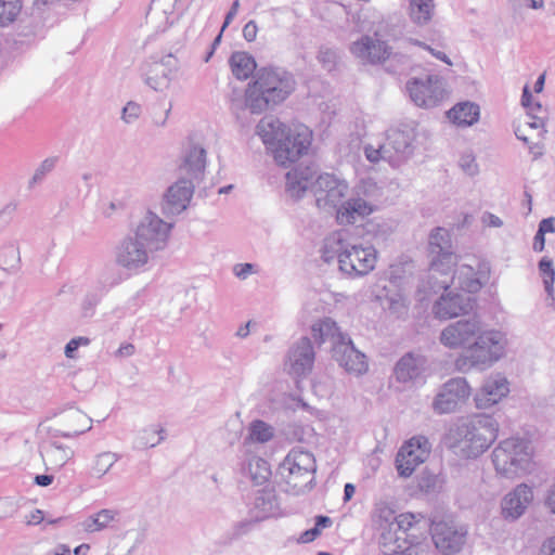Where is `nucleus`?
<instances>
[{
  "instance_id": "obj_40",
  "label": "nucleus",
  "mask_w": 555,
  "mask_h": 555,
  "mask_svg": "<svg viewBox=\"0 0 555 555\" xmlns=\"http://www.w3.org/2000/svg\"><path fill=\"white\" fill-rule=\"evenodd\" d=\"M410 1V17L413 23L423 26L430 22L434 15L433 0H409Z\"/></svg>"
},
{
  "instance_id": "obj_52",
  "label": "nucleus",
  "mask_w": 555,
  "mask_h": 555,
  "mask_svg": "<svg viewBox=\"0 0 555 555\" xmlns=\"http://www.w3.org/2000/svg\"><path fill=\"white\" fill-rule=\"evenodd\" d=\"M90 339L88 337H85V336H78V337H74L72 338L65 346V349H64V353L66 356V358L68 359H75L76 358V351L78 350L79 347L83 346H89L90 345Z\"/></svg>"
},
{
  "instance_id": "obj_56",
  "label": "nucleus",
  "mask_w": 555,
  "mask_h": 555,
  "mask_svg": "<svg viewBox=\"0 0 555 555\" xmlns=\"http://www.w3.org/2000/svg\"><path fill=\"white\" fill-rule=\"evenodd\" d=\"M16 512V505L13 500L8 498L0 499V520L12 517Z\"/></svg>"
},
{
  "instance_id": "obj_24",
  "label": "nucleus",
  "mask_w": 555,
  "mask_h": 555,
  "mask_svg": "<svg viewBox=\"0 0 555 555\" xmlns=\"http://www.w3.org/2000/svg\"><path fill=\"white\" fill-rule=\"evenodd\" d=\"M473 309L470 296L459 293H446L434 305V313L439 319H451Z\"/></svg>"
},
{
  "instance_id": "obj_36",
  "label": "nucleus",
  "mask_w": 555,
  "mask_h": 555,
  "mask_svg": "<svg viewBox=\"0 0 555 555\" xmlns=\"http://www.w3.org/2000/svg\"><path fill=\"white\" fill-rule=\"evenodd\" d=\"M120 513L114 508H103L88 516L82 522V529L88 533L102 531L118 521Z\"/></svg>"
},
{
  "instance_id": "obj_3",
  "label": "nucleus",
  "mask_w": 555,
  "mask_h": 555,
  "mask_svg": "<svg viewBox=\"0 0 555 555\" xmlns=\"http://www.w3.org/2000/svg\"><path fill=\"white\" fill-rule=\"evenodd\" d=\"M295 90L291 73L280 67L260 68L245 90L244 104L251 114H262L285 101Z\"/></svg>"
},
{
  "instance_id": "obj_18",
  "label": "nucleus",
  "mask_w": 555,
  "mask_h": 555,
  "mask_svg": "<svg viewBox=\"0 0 555 555\" xmlns=\"http://www.w3.org/2000/svg\"><path fill=\"white\" fill-rule=\"evenodd\" d=\"M155 257V253L129 234L118 245L116 262L127 270H139Z\"/></svg>"
},
{
  "instance_id": "obj_34",
  "label": "nucleus",
  "mask_w": 555,
  "mask_h": 555,
  "mask_svg": "<svg viewBox=\"0 0 555 555\" xmlns=\"http://www.w3.org/2000/svg\"><path fill=\"white\" fill-rule=\"evenodd\" d=\"M175 60L169 55L164 62L154 64L151 75L147 77V85L156 91L166 90L171 81L175 68L172 67Z\"/></svg>"
},
{
  "instance_id": "obj_64",
  "label": "nucleus",
  "mask_w": 555,
  "mask_h": 555,
  "mask_svg": "<svg viewBox=\"0 0 555 555\" xmlns=\"http://www.w3.org/2000/svg\"><path fill=\"white\" fill-rule=\"evenodd\" d=\"M321 534V530L318 527H313L302 532L298 539L301 543H309L315 540Z\"/></svg>"
},
{
  "instance_id": "obj_58",
  "label": "nucleus",
  "mask_w": 555,
  "mask_h": 555,
  "mask_svg": "<svg viewBox=\"0 0 555 555\" xmlns=\"http://www.w3.org/2000/svg\"><path fill=\"white\" fill-rule=\"evenodd\" d=\"M255 271V266L253 263H236L233 267V273L236 278L241 280L247 279L250 274H253Z\"/></svg>"
},
{
  "instance_id": "obj_44",
  "label": "nucleus",
  "mask_w": 555,
  "mask_h": 555,
  "mask_svg": "<svg viewBox=\"0 0 555 555\" xmlns=\"http://www.w3.org/2000/svg\"><path fill=\"white\" fill-rule=\"evenodd\" d=\"M386 309L397 317H402L408 312L409 300L400 292L388 294L384 300Z\"/></svg>"
},
{
  "instance_id": "obj_33",
  "label": "nucleus",
  "mask_w": 555,
  "mask_h": 555,
  "mask_svg": "<svg viewBox=\"0 0 555 555\" xmlns=\"http://www.w3.org/2000/svg\"><path fill=\"white\" fill-rule=\"evenodd\" d=\"M480 108L473 102H461L448 112V118L459 127H468L478 121Z\"/></svg>"
},
{
  "instance_id": "obj_16",
  "label": "nucleus",
  "mask_w": 555,
  "mask_h": 555,
  "mask_svg": "<svg viewBox=\"0 0 555 555\" xmlns=\"http://www.w3.org/2000/svg\"><path fill=\"white\" fill-rule=\"evenodd\" d=\"M415 133L411 128H396L388 131L384 142L386 162L392 167H399L405 163L414 152L413 142Z\"/></svg>"
},
{
  "instance_id": "obj_12",
  "label": "nucleus",
  "mask_w": 555,
  "mask_h": 555,
  "mask_svg": "<svg viewBox=\"0 0 555 555\" xmlns=\"http://www.w3.org/2000/svg\"><path fill=\"white\" fill-rule=\"evenodd\" d=\"M311 131L305 126H298L272 150L275 162L287 167L306 154L311 144Z\"/></svg>"
},
{
  "instance_id": "obj_54",
  "label": "nucleus",
  "mask_w": 555,
  "mask_h": 555,
  "mask_svg": "<svg viewBox=\"0 0 555 555\" xmlns=\"http://www.w3.org/2000/svg\"><path fill=\"white\" fill-rule=\"evenodd\" d=\"M542 502L545 509L555 515V481L545 489Z\"/></svg>"
},
{
  "instance_id": "obj_61",
  "label": "nucleus",
  "mask_w": 555,
  "mask_h": 555,
  "mask_svg": "<svg viewBox=\"0 0 555 555\" xmlns=\"http://www.w3.org/2000/svg\"><path fill=\"white\" fill-rule=\"evenodd\" d=\"M258 33V27L255 21H249L243 28V37L248 42H251L256 39Z\"/></svg>"
},
{
  "instance_id": "obj_28",
  "label": "nucleus",
  "mask_w": 555,
  "mask_h": 555,
  "mask_svg": "<svg viewBox=\"0 0 555 555\" xmlns=\"http://www.w3.org/2000/svg\"><path fill=\"white\" fill-rule=\"evenodd\" d=\"M374 214L365 203L358 201L351 194L343 201L338 209L335 211V218L340 225H352L360 220Z\"/></svg>"
},
{
  "instance_id": "obj_53",
  "label": "nucleus",
  "mask_w": 555,
  "mask_h": 555,
  "mask_svg": "<svg viewBox=\"0 0 555 555\" xmlns=\"http://www.w3.org/2000/svg\"><path fill=\"white\" fill-rule=\"evenodd\" d=\"M364 155L370 163H378L379 160L386 162V155L384 154V143L377 147L369 144L364 146Z\"/></svg>"
},
{
  "instance_id": "obj_48",
  "label": "nucleus",
  "mask_w": 555,
  "mask_h": 555,
  "mask_svg": "<svg viewBox=\"0 0 555 555\" xmlns=\"http://www.w3.org/2000/svg\"><path fill=\"white\" fill-rule=\"evenodd\" d=\"M163 431L164 429L158 426H150L147 428H144L138 437L139 446L141 448L156 447L164 439L163 436L156 437V435H160Z\"/></svg>"
},
{
  "instance_id": "obj_35",
  "label": "nucleus",
  "mask_w": 555,
  "mask_h": 555,
  "mask_svg": "<svg viewBox=\"0 0 555 555\" xmlns=\"http://www.w3.org/2000/svg\"><path fill=\"white\" fill-rule=\"evenodd\" d=\"M40 453L49 469L63 467L74 455V451L69 447L56 442L49 443Z\"/></svg>"
},
{
  "instance_id": "obj_32",
  "label": "nucleus",
  "mask_w": 555,
  "mask_h": 555,
  "mask_svg": "<svg viewBox=\"0 0 555 555\" xmlns=\"http://www.w3.org/2000/svg\"><path fill=\"white\" fill-rule=\"evenodd\" d=\"M312 335L319 344L330 340L332 347H335L348 334L343 333L334 320L324 318L312 325Z\"/></svg>"
},
{
  "instance_id": "obj_17",
  "label": "nucleus",
  "mask_w": 555,
  "mask_h": 555,
  "mask_svg": "<svg viewBox=\"0 0 555 555\" xmlns=\"http://www.w3.org/2000/svg\"><path fill=\"white\" fill-rule=\"evenodd\" d=\"M429 450V441L424 436L413 437L405 442L396 456V467L399 476L410 477L416 467L425 462Z\"/></svg>"
},
{
  "instance_id": "obj_13",
  "label": "nucleus",
  "mask_w": 555,
  "mask_h": 555,
  "mask_svg": "<svg viewBox=\"0 0 555 555\" xmlns=\"http://www.w3.org/2000/svg\"><path fill=\"white\" fill-rule=\"evenodd\" d=\"M91 423L81 410L68 408L48 420L44 427L52 437H73L91 429Z\"/></svg>"
},
{
  "instance_id": "obj_30",
  "label": "nucleus",
  "mask_w": 555,
  "mask_h": 555,
  "mask_svg": "<svg viewBox=\"0 0 555 555\" xmlns=\"http://www.w3.org/2000/svg\"><path fill=\"white\" fill-rule=\"evenodd\" d=\"M315 171L310 167H297L286 173V191L295 198H300L315 180Z\"/></svg>"
},
{
  "instance_id": "obj_1",
  "label": "nucleus",
  "mask_w": 555,
  "mask_h": 555,
  "mask_svg": "<svg viewBox=\"0 0 555 555\" xmlns=\"http://www.w3.org/2000/svg\"><path fill=\"white\" fill-rule=\"evenodd\" d=\"M439 339L450 349L464 347L454 361L455 370L461 373L490 367L504 354L507 343L502 332L482 330V324L477 317L461 319L449 324L441 331Z\"/></svg>"
},
{
  "instance_id": "obj_57",
  "label": "nucleus",
  "mask_w": 555,
  "mask_h": 555,
  "mask_svg": "<svg viewBox=\"0 0 555 555\" xmlns=\"http://www.w3.org/2000/svg\"><path fill=\"white\" fill-rule=\"evenodd\" d=\"M409 41L412 43V44H415V46H418V47H422L423 49L429 51L436 59L444 62L446 64L448 65H452V62L451 60L449 59V56L442 52V51H438V50H435L433 49L431 47L427 46L426 43L422 42V41H418L417 39H409Z\"/></svg>"
},
{
  "instance_id": "obj_11",
  "label": "nucleus",
  "mask_w": 555,
  "mask_h": 555,
  "mask_svg": "<svg viewBox=\"0 0 555 555\" xmlns=\"http://www.w3.org/2000/svg\"><path fill=\"white\" fill-rule=\"evenodd\" d=\"M429 251L431 255L429 279H437L436 273L449 274L456 264V255L452 251L449 232L436 228L429 235Z\"/></svg>"
},
{
  "instance_id": "obj_29",
  "label": "nucleus",
  "mask_w": 555,
  "mask_h": 555,
  "mask_svg": "<svg viewBox=\"0 0 555 555\" xmlns=\"http://www.w3.org/2000/svg\"><path fill=\"white\" fill-rule=\"evenodd\" d=\"M293 129L287 128L274 116H264L257 125L256 132L272 151Z\"/></svg>"
},
{
  "instance_id": "obj_55",
  "label": "nucleus",
  "mask_w": 555,
  "mask_h": 555,
  "mask_svg": "<svg viewBox=\"0 0 555 555\" xmlns=\"http://www.w3.org/2000/svg\"><path fill=\"white\" fill-rule=\"evenodd\" d=\"M141 114V106L134 102H128L122 109V119L130 124L134 121Z\"/></svg>"
},
{
  "instance_id": "obj_60",
  "label": "nucleus",
  "mask_w": 555,
  "mask_h": 555,
  "mask_svg": "<svg viewBox=\"0 0 555 555\" xmlns=\"http://www.w3.org/2000/svg\"><path fill=\"white\" fill-rule=\"evenodd\" d=\"M135 347L133 344L124 343L120 347L115 351L114 356L117 359L130 358L134 354Z\"/></svg>"
},
{
  "instance_id": "obj_62",
  "label": "nucleus",
  "mask_w": 555,
  "mask_h": 555,
  "mask_svg": "<svg viewBox=\"0 0 555 555\" xmlns=\"http://www.w3.org/2000/svg\"><path fill=\"white\" fill-rule=\"evenodd\" d=\"M44 520V515L41 509H35L29 515L25 516V524L27 526L39 525Z\"/></svg>"
},
{
  "instance_id": "obj_47",
  "label": "nucleus",
  "mask_w": 555,
  "mask_h": 555,
  "mask_svg": "<svg viewBox=\"0 0 555 555\" xmlns=\"http://www.w3.org/2000/svg\"><path fill=\"white\" fill-rule=\"evenodd\" d=\"M21 257L18 247L14 244H9L0 249V262L7 271H15L18 267Z\"/></svg>"
},
{
  "instance_id": "obj_14",
  "label": "nucleus",
  "mask_w": 555,
  "mask_h": 555,
  "mask_svg": "<svg viewBox=\"0 0 555 555\" xmlns=\"http://www.w3.org/2000/svg\"><path fill=\"white\" fill-rule=\"evenodd\" d=\"M429 374L430 363L428 358L416 351L404 353L393 367L396 380L410 386L424 384Z\"/></svg>"
},
{
  "instance_id": "obj_39",
  "label": "nucleus",
  "mask_w": 555,
  "mask_h": 555,
  "mask_svg": "<svg viewBox=\"0 0 555 555\" xmlns=\"http://www.w3.org/2000/svg\"><path fill=\"white\" fill-rule=\"evenodd\" d=\"M119 457V454L111 451L96 454L90 467V475L96 479L103 478L118 462Z\"/></svg>"
},
{
  "instance_id": "obj_6",
  "label": "nucleus",
  "mask_w": 555,
  "mask_h": 555,
  "mask_svg": "<svg viewBox=\"0 0 555 555\" xmlns=\"http://www.w3.org/2000/svg\"><path fill=\"white\" fill-rule=\"evenodd\" d=\"M532 451L521 438H508L492 452V462L499 475L513 479L530 472Z\"/></svg>"
},
{
  "instance_id": "obj_59",
  "label": "nucleus",
  "mask_w": 555,
  "mask_h": 555,
  "mask_svg": "<svg viewBox=\"0 0 555 555\" xmlns=\"http://www.w3.org/2000/svg\"><path fill=\"white\" fill-rule=\"evenodd\" d=\"M415 522V516L411 513H404L397 516L396 527L401 530H409Z\"/></svg>"
},
{
  "instance_id": "obj_22",
  "label": "nucleus",
  "mask_w": 555,
  "mask_h": 555,
  "mask_svg": "<svg viewBox=\"0 0 555 555\" xmlns=\"http://www.w3.org/2000/svg\"><path fill=\"white\" fill-rule=\"evenodd\" d=\"M509 392L507 378L500 374L489 375L476 392L474 401L478 409H488L499 403Z\"/></svg>"
},
{
  "instance_id": "obj_26",
  "label": "nucleus",
  "mask_w": 555,
  "mask_h": 555,
  "mask_svg": "<svg viewBox=\"0 0 555 555\" xmlns=\"http://www.w3.org/2000/svg\"><path fill=\"white\" fill-rule=\"evenodd\" d=\"M279 513V505L272 492H260L254 502L253 520H245L237 525V533L244 534L250 530L255 521H260Z\"/></svg>"
},
{
  "instance_id": "obj_9",
  "label": "nucleus",
  "mask_w": 555,
  "mask_h": 555,
  "mask_svg": "<svg viewBox=\"0 0 555 555\" xmlns=\"http://www.w3.org/2000/svg\"><path fill=\"white\" fill-rule=\"evenodd\" d=\"M430 533L436 548L444 555H452L465 545L468 530L452 519H441L431 521Z\"/></svg>"
},
{
  "instance_id": "obj_38",
  "label": "nucleus",
  "mask_w": 555,
  "mask_h": 555,
  "mask_svg": "<svg viewBox=\"0 0 555 555\" xmlns=\"http://www.w3.org/2000/svg\"><path fill=\"white\" fill-rule=\"evenodd\" d=\"M452 284L468 294H475L482 287V282L470 266L460 267L452 278Z\"/></svg>"
},
{
  "instance_id": "obj_2",
  "label": "nucleus",
  "mask_w": 555,
  "mask_h": 555,
  "mask_svg": "<svg viewBox=\"0 0 555 555\" xmlns=\"http://www.w3.org/2000/svg\"><path fill=\"white\" fill-rule=\"evenodd\" d=\"M321 257L327 263L337 260L338 269L343 274L357 278L374 270L377 250L371 245L352 244L347 231L337 230L324 238Z\"/></svg>"
},
{
  "instance_id": "obj_5",
  "label": "nucleus",
  "mask_w": 555,
  "mask_h": 555,
  "mask_svg": "<svg viewBox=\"0 0 555 555\" xmlns=\"http://www.w3.org/2000/svg\"><path fill=\"white\" fill-rule=\"evenodd\" d=\"M315 469L317 465L312 453L293 449L279 468L284 490L293 495L311 490Z\"/></svg>"
},
{
  "instance_id": "obj_7",
  "label": "nucleus",
  "mask_w": 555,
  "mask_h": 555,
  "mask_svg": "<svg viewBox=\"0 0 555 555\" xmlns=\"http://www.w3.org/2000/svg\"><path fill=\"white\" fill-rule=\"evenodd\" d=\"M405 88L414 104L425 108L438 106L448 95L444 80L438 75L413 77Z\"/></svg>"
},
{
  "instance_id": "obj_25",
  "label": "nucleus",
  "mask_w": 555,
  "mask_h": 555,
  "mask_svg": "<svg viewBox=\"0 0 555 555\" xmlns=\"http://www.w3.org/2000/svg\"><path fill=\"white\" fill-rule=\"evenodd\" d=\"M206 168V151L205 149L194 142H190L185 149L182 162L179 166L181 177H185L192 182L202 178Z\"/></svg>"
},
{
  "instance_id": "obj_50",
  "label": "nucleus",
  "mask_w": 555,
  "mask_h": 555,
  "mask_svg": "<svg viewBox=\"0 0 555 555\" xmlns=\"http://www.w3.org/2000/svg\"><path fill=\"white\" fill-rule=\"evenodd\" d=\"M460 168L469 177H474L479 172V166L473 152H465L459 159Z\"/></svg>"
},
{
  "instance_id": "obj_23",
  "label": "nucleus",
  "mask_w": 555,
  "mask_h": 555,
  "mask_svg": "<svg viewBox=\"0 0 555 555\" xmlns=\"http://www.w3.org/2000/svg\"><path fill=\"white\" fill-rule=\"evenodd\" d=\"M350 50L354 56L369 63L384 62L391 53L390 47L385 41L370 36H363L353 42Z\"/></svg>"
},
{
  "instance_id": "obj_51",
  "label": "nucleus",
  "mask_w": 555,
  "mask_h": 555,
  "mask_svg": "<svg viewBox=\"0 0 555 555\" xmlns=\"http://www.w3.org/2000/svg\"><path fill=\"white\" fill-rule=\"evenodd\" d=\"M337 59V51L327 47H322L318 54V60L326 70H332L335 67Z\"/></svg>"
},
{
  "instance_id": "obj_43",
  "label": "nucleus",
  "mask_w": 555,
  "mask_h": 555,
  "mask_svg": "<svg viewBox=\"0 0 555 555\" xmlns=\"http://www.w3.org/2000/svg\"><path fill=\"white\" fill-rule=\"evenodd\" d=\"M248 472L256 485H262L271 475L268 462L261 457H253L249 461Z\"/></svg>"
},
{
  "instance_id": "obj_4",
  "label": "nucleus",
  "mask_w": 555,
  "mask_h": 555,
  "mask_svg": "<svg viewBox=\"0 0 555 555\" xmlns=\"http://www.w3.org/2000/svg\"><path fill=\"white\" fill-rule=\"evenodd\" d=\"M496 421L487 414H477L462 423L453 430L456 447L466 457H477L496 439Z\"/></svg>"
},
{
  "instance_id": "obj_49",
  "label": "nucleus",
  "mask_w": 555,
  "mask_h": 555,
  "mask_svg": "<svg viewBox=\"0 0 555 555\" xmlns=\"http://www.w3.org/2000/svg\"><path fill=\"white\" fill-rule=\"evenodd\" d=\"M55 164L56 158L53 157L46 158L43 162H41L35 170L34 176L29 180L28 186L31 189L34 185L40 183L44 177L54 169Z\"/></svg>"
},
{
  "instance_id": "obj_8",
  "label": "nucleus",
  "mask_w": 555,
  "mask_h": 555,
  "mask_svg": "<svg viewBox=\"0 0 555 555\" xmlns=\"http://www.w3.org/2000/svg\"><path fill=\"white\" fill-rule=\"evenodd\" d=\"M171 228V222L163 220L152 211H147L137 222L131 235L156 254L166 247Z\"/></svg>"
},
{
  "instance_id": "obj_41",
  "label": "nucleus",
  "mask_w": 555,
  "mask_h": 555,
  "mask_svg": "<svg viewBox=\"0 0 555 555\" xmlns=\"http://www.w3.org/2000/svg\"><path fill=\"white\" fill-rule=\"evenodd\" d=\"M273 436L274 428L271 425L261 420H256L248 426V436L245 442L266 443L270 441Z\"/></svg>"
},
{
  "instance_id": "obj_15",
  "label": "nucleus",
  "mask_w": 555,
  "mask_h": 555,
  "mask_svg": "<svg viewBox=\"0 0 555 555\" xmlns=\"http://www.w3.org/2000/svg\"><path fill=\"white\" fill-rule=\"evenodd\" d=\"M472 392L470 386L464 377H454L446 382L433 401V410L437 414H448L466 402Z\"/></svg>"
},
{
  "instance_id": "obj_31",
  "label": "nucleus",
  "mask_w": 555,
  "mask_h": 555,
  "mask_svg": "<svg viewBox=\"0 0 555 555\" xmlns=\"http://www.w3.org/2000/svg\"><path fill=\"white\" fill-rule=\"evenodd\" d=\"M360 202H364L366 207L372 211L378 209V204L384 195L383 188L373 179H361L351 190L350 193Z\"/></svg>"
},
{
  "instance_id": "obj_27",
  "label": "nucleus",
  "mask_w": 555,
  "mask_h": 555,
  "mask_svg": "<svg viewBox=\"0 0 555 555\" xmlns=\"http://www.w3.org/2000/svg\"><path fill=\"white\" fill-rule=\"evenodd\" d=\"M314 350L311 340L308 337H301L291 348L288 360L294 374L300 376L308 374L314 363Z\"/></svg>"
},
{
  "instance_id": "obj_20",
  "label": "nucleus",
  "mask_w": 555,
  "mask_h": 555,
  "mask_svg": "<svg viewBox=\"0 0 555 555\" xmlns=\"http://www.w3.org/2000/svg\"><path fill=\"white\" fill-rule=\"evenodd\" d=\"M194 183L185 177H181L165 192L160 206L167 217L177 216L184 211L193 196Z\"/></svg>"
},
{
  "instance_id": "obj_63",
  "label": "nucleus",
  "mask_w": 555,
  "mask_h": 555,
  "mask_svg": "<svg viewBox=\"0 0 555 555\" xmlns=\"http://www.w3.org/2000/svg\"><path fill=\"white\" fill-rule=\"evenodd\" d=\"M539 555H555V534L542 543Z\"/></svg>"
},
{
  "instance_id": "obj_21",
  "label": "nucleus",
  "mask_w": 555,
  "mask_h": 555,
  "mask_svg": "<svg viewBox=\"0 0 555 555\" xmlns=\"http://www.w3.org/2000/svg\"><path fill=\"white\" fill-rule=\"evenodd\" d=\"M333 359L346 372L354 375H361L367 371V362L364 353L359 351L349 335L345 339L336 343L331 349Z\"/></svg>"
},
{
  "instance_id": "obj_10",
  "label": "nucleus",
  "mask_w": 555,
  "mask_h": 555,
  "mask_svg": "<svg viewBox=\"0 0 555 555\" xmlns=\"http://www.w3.org/2000/svg\"><path fill=\"white\" fill-rule=\"evenodd\" d=\"M348 192V183L331 173L319 175L313 182L315 205L325 211H336Z\"/></svg>"
},
{
  "instance_id": "obj_19",
  "label": "nucleus",
  "mask_w": 555,
  "mask_h": 555,
  "mask_svg": "<svg viewBox=\"0 0 555 555\" xmlns=\"http://www.w3.org/2000/svg\"><path fill=\"white\" fill-rule=\"evenodd\" d=\"M534 494L531 486L522 482L507 492L501 500V515L505 520L519 519L533 502Z\"/></svg>"
},
{
  "instance_id": "obj_42",
  "label": "nucleus",
  "mask_w": 555,
  "mask_h": 555,
  "mask_svg": "<svg viewBox=\"0 0 555 555\" xmlns=\"http://www.w3.org/2000/svg\"><path fill=\"white\" fill-rule=\"evenodd\" d=\"M397 516L395 515V511L388 506L386 503H378L375 506L373 514V521L380 529H389L392 530V527L396 525Z\"/></svg>"
},
{
  "instance_id": "obj_37",
  "label": "nucleus",
  "mask_w": 555,
  "mask_h": 555,
  "mask_svg": "<svg viewBox=\"0 0 555 555\" xmlns=\"http://www.w3.org/2000/svg\"><path fill=\"white\" fill-rule=\"evenodd\" d=\"M229 64L232 74L238 80H246L249 78L256 70L257 66L255 59L245 51H236L232 53L229 60Z\"/></svg>"
},
{
  "instance_id": "obj_45",
  "label": "nucleus",
  "mask_w": 555,
  "mask_h": 555,
  "mask_svg": "<svg viewBox=\"0 0 555 555\" xmlns=\"http://www.w3.org/2000/svg\"><path fill=\"white\" fill-rule=\"evenodd\" d=\"M21 9V0H0V26L14 22Z\"/></svg>"
},
{
  "instance_id": "obj_46",
  "label": "nucleus",
  "mask_w": 555,
  "mask_h": 555,
  "mask_svg": "<svg viewBox=\"0 0 555 555\" xmlns=\"http://www.w3.org/2000/svg\"><path fill=\"white\" fill-rule=\"evenodd\" d=\"M539 270L543 275V284L545 292L547 293L548 297H551L552 300L554 301L555 270L553 267V261L547 257H543L539 262Z\"/></svg>"
}]
</instances>
